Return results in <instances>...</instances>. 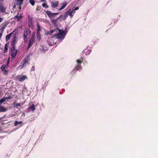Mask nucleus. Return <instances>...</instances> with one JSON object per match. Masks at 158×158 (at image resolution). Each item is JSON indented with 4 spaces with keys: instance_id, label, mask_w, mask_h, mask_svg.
Here are the masks:
<instances>
[{
    "instance_id": "22",
    "label": "nucleus",
    "mask_w": 158,
    "mask_h": 158,
    "mask_svg": "<svg viewBox=\"0 0 158 158\" xmlns=\"http://www.w3.org/2000/svg\"><path fill=\"white\" fill-rule=\"evenodd\" d=\"M23 4V2H22V3L20 4V3H19V0H17V5L18 6H19V9H21V5Z\"/></svg>"
},
{
    "instance_id": "42",
    "label": "nucleus",
    "mask_w": 158,
    "mask_h": 158,
    "mask_svg": "<svg viewBox=\"0 0 158 158\" xmlns=\"http://www.w3.org/2000/svg\"><path fill=\"white\" fill-rule=\"evenodd\" d=\"M3 98H4L5 101L6 100L8 99V97H6Z\"/></svg>"
},
{
    "instance_id": "40",
    "label": "nucleus",
    "mask_w": 158,
    "mask_h": 158,
    "mask_svg": "<svg viewBox=\"0 0 158 158\" xmlns=\"http://www.w3.org/2000/svg\"><path fill=\"white\" fill-rule=\"evenodd\" d=\"M12 98V97L11 96H9L8 97V99H11Z\"/></svg>"
},
{
    "instance_id": "27",
    "label": "nucleus",
    "mask_w": 158,
    "mask_h": 158,
    "mask_svg": "<svg viewBox=\"0 0 158 158\" xmlns=\"http://www.w3.org/2000/svg\"><path fill=\"white\" fill-rule=\"evenodd\" d=\"M22 123V122H18V121H16L14 123V125L15 126H16L17 125V124L19 123Z\"/></svg>"
},
{
    "instance_id": "20",
    "label": "nucleus",
    "mask_w": 158,
    "mask_h": 158,
    "mask_svg": "<svg viewBox=\"0 0 158 158\" xmlns=\"http://www.w3.org/2000/svg\"><path fill=\"white\" fill-rule=\"evenodd\" d=\"M56 31H59L58 28H57L55 29L54 30H52L50 31L49 32H48L47 33V34L51 35L52 33L53 32H56Z\"/></svg>"
},
{
    "instance_id": "9",
    "label": "nucleus",
    "mask_w": 158,
    "mask_h": 158,
    "mask_svg": "<svg viewBox=\"0 0 158 158\" xmlns=\"http://www.w3.org/2000/svg\"><path fill=\"white\" fill-rule=\"evenodd\" d=\"M32 17L28 16V24L29 27H31L32 26Z\"/></svg>"
},
{
    "instance_id": "30",
    "label": "nucleus",
    "mask_w": 158,
    "mask_h": 158,
    "mask_svg": "<svg viewBox=\"0 0 158 158\" xmlns=\"http://www.w3.org/2000/svg\"><path fill=\"white\" fill-rule=\"evenodd\" d=\"M3 71H4L3 74L4 75H6L8 73V71L6 70H5Z\"/></svg>"
},
{
    "instance_id": "17",
    "label": "nucleus",
    "mask_w": 158,
    "mask_h": 158,
    "mask_svg": "<svg viewBox=\"0 0 158 158\" xmlns=\"http://www.w3.org/2000/svg\"><path fill=\"white\" fill-rule=\"evenodd\" d=\"M13 32H11L9 34L7 35L6 37V41H7L10 39V37L11 36Z\"/></svg>"
},
{
    "instance_id": "19",
    "label": "nucleus",
    "mask_w": 158,
    "mask_h": 158,
    "mask_svg": "<svg viewBox=\"0 0 158 158\" xmlns=\"http://www.w3.org/2000/svg\"><path fill=\"white\" fill-rule=\"evenodd\" d=\"M8 23H4L3 24V25L1 27V29L2 31H3L6 28Z\"/></svg>"
},
{
    "instance_id": "11",
    "label": "nucleus",
    "mask_w": 158,
    "mask_h": 158,
    "mask_svg": "<svg viewBox=\"0 0 158 158\" xmlns=\"http://www.w3.org/2000/svg\"><path fill=\"white\" fill-rule=\"evenodd\" d=\"M2 4H0V10L3 13L5 11L6 9Z\"/></svg>"
},
{
    "instance_id": "33",
    "label": "nucleus",
    "mask_w": 158,
    "mask_h": 158,
    "mask_svg": "<svg viewBox=\"0 0 158 158\" xmlns=\"http://www.w3.org/2000/svg\"><path fill=\"white\" fill-rule=\"evenodd\" d=\"M14 18L15 19H17V21H19V16L17 15L15 16L14 17Z\"/></svg>"
},
{
    "instance_id": "38",
    "label": "nucleus",
    "mask_w": 158,
    "mask_h": 158,
    "mask_svg": "<svg viewBox=\"0 0 158 158\" xmlns=\"http://www.w3.org/2000/svg\"><path fill=\"white\" fill-rule=\"evenodd\" d=\"M79 8V7L78 6H77L74 10H78Z\"/></svg>"
},
{
    "instance_id": "18",
    "label": "nucleus",
    "mask_w": 158,
    "mask_h": 158,
    "mask_svg": "<svg viewBox=\"0 0 158 158\" xmlns=\"http://www.w3.org/2000/svg\"><path fill=\"white\" fill-rule=\"evenodd\" d=\"M8 43H6L5 44V46L4 50L3 51L4 53H5L7 52L8 47Z\"/></svg>"
},
{
    "instance_id": "10",
    "label": "nucleus",
    "mask_w": 158,
    "mask_h": 158,
    "mask_svg": "<svg viewBox=\"0 0 158 158\" xmlns=\"http://www.w3.org/2000/svg\"><path fill=\"white\" fill-rule=\"evenodd\" d=\"M61 16L60 15V16L58 17V18H57L56 19H51V22L54 24L56 25V22L61 17Z\"/></svg>"
},
{
    "instance_id": "31",
    "label": "nucleus",
    "mask_w": 158,
    "mask_h": 158,
    "mask_svg": "<svg viewBox=\"0 0 158 158\" xmlns=\"http://www.w3.org/2000/svg\"><path fill=\"white\" fill-rule=\"evenodd\" d=\"M5 101L4 98H2L1 100H0V106L1 105V104L3 103Z\"/></svg>"
},
{
    "instance_id": "3",
    "label": "nucleus",
    "mask_w": 158,
    "mask_h": 158,
    "mask_svg": "<svg viewBox=\"0 0 158 158\" xmlns=\"http://www.w3.org/2000/svg\"><path fill=\"white\" fill-rule=\"evenodd\" d=\"M31 33V31L29 29L26 28L25 29L23 35V38L25 42L27 41V37L30 36Z\"/></svg>"
},
{
    "instance_id": "29",
    "label": "nucleus",
    "mask_w": 158,
    "mask_h": 158,
    "mask_svg": "<svg viewBox=\"0 0 158 158\" xmlns=\"http://www.w3.org/2000/svg\"><path fill=\"white\" fill-rule=\"evenodd\" d=\"M70 11V9L68 11L66 12L65 13V17L66 18L67 17L68 15L69 14V11Z\"/></svg>"
},
{
    "instance_id": "13",
    "label": "nucleus",
    "mask_w": 158,
    "mask_h": 158,
    "mask_svg": "<svg viewBox=\"0 0 158 158\" xmlns=\"http://www.w3.org/2000/svg\"><path fill=\"white\" fill-rule=\"evenodd\" d=\"M28 108L30 109L32 111H34L35 110L34 104L32 103V105H31V104H30V106L28 107Z\"/></svg>"
},
{
    "instance_id": "37",
    "label": "nucleus",
    "mask_w": 158,
    "mask_h": 158,
    "mask_svg": "<svg viewBox=\"0 0 158 158\" xmlns=\"http://www.w3.org/2000/svg\"><path fill=\"white\" fill-rule=\"evenodd\" d=\"M3 31H2L1 33H0V39H1L2 36V35Z\"/></svg>"
},
{
    "instance_id": "24",
    "label": "nucleus",
    "mask_w": 158,
    "mask_h": 158,
    "mask_svg": "<svg viewBox=\"0 0 158 158\" xmlns=\"http://www.w3.org/2000/svg\"><path fill=\"white\" fill-rule=\"evenodd\" d=\"M29 2L33 6H34L35 4L34 0H29Z\"/></svg>"
},
{
    "instance_id": "39",
    "label": "nucleus",
    "mask_w": 158,
    "mask_h": 158,
    "mask_svg": "<svg viewBox=\"0 0 158 158\" xmlns=\"http://www.w3.org/2000/svg\"><path fill=\"white\" fill-rule=\"evenodd\" d=\"M4 0H0V4H2Z\"/></svg>"
},
{
    "instance_id": "8",
    "label": "nucleus",
    "mask_w": 158,
    "mask_h": 158,
    "mask_svg": "<svg viewBox=\"0 0 158 158\" xmlns=\"http://www.w3.org/2000/svg\"><path fill=\"white\" fill-rule=\"evenodd\" d=\"M59 5V2L58 1H56L55 2H52V6L53 8H56Z\"/></svg>"
},
{
    "instance_id": "43",
    "label": "nucleus",
    "mask_w": 158,
    "mask_h": 158,
    "mask_svg": "<svg viewBox=\"0 0 158 158\" xmlns=\"http://www.w3.org/2000/svg\"><path fill=\"white\" fill-rule=\"evenodd\" d=\"M9 63V60H8L7 62V64L6 65L7 66H8V64Z\"/></svg>"
},
{
    "instance_id": "23",
    "label": "nucleus",
    "mask_w": 158,
    "mask_h": 158,
    "mask_svg": "<svg viewBox=\"0 0 158 158\" xmlns=\"http://www.w3.org/2000/svg\"><path fill=\"white\" fill-rule=\"evenodd\" d=\"M7 66L5 64H3L1 67V69L2 71H3L4 70H5V68Z\"/></svg>"
},
{
    "instance_id": "28",
    "label": "nucleus",
    "mask_w": 158,
    "mask_h": 158,
    "mask_svg": "<svg viewBox=\"0 0 158 158\" xmlns=\"http://www.w3.org/2000/svg\"><path fill=\"white\" fill-rule=\"evenodd\" d=\"M37 31H40L41 30V29L40 28V25L39 23H37Z\"/></svg>"
},
{
    "instance_id": "26",
    "label": "nucleus",
    "mask_w": 158,
    "mask_h": 158,
    "mask_svg": "<svg viewBox=\"0 0 158 158\" xmlns=\"http://www.w3.org/2000/svg\"><path fill=\"white\" fill-rule=\"evenodd\" d=\"M42 6L43 7L48 8L49 7L48 6L47 4V3H44L42 4Z\"/></svg>"
},
{
    "instance_id": "1",
    "label": "nucleus",
    "mask_w": 158,
    "mask_h": 158,
    "mask_svg": "<svg viewBox=\"0 0 158 158\" xmlns=\"http://www.w3.org/2000/svg\"><path fill=\"white\" fill-rule=\"evenodd\" d=\"M59 31H56V33L53 35L54 37H56L58 39H63L64 36V31L63 30H61L58 28Z\"/></svg>"
},
{
    "instance_id": "12",
    "label": "nucleus",
    "mask_w": 158,
    "mask_h": 158,
    "mask_svg": "<svg viewBox=\"0 0 158 158\" xmlns=\"http://www.w3.org/2000/svg\"><path fill=\"white\" fill-rule=\"evenodd\" d=\"M34 41H34L33 40H29L28 44V47L27 48V49H29L32 46Z\"/></svg>"
},
{
    "instance_id": "5",
    "label": "nucleus",
    "mask_w": 158,
    "mask_h": 158,
    "mask_svg": "<svg viewBox=\"0 0 158 158\" xmlns=\"http://www.w3.org/2000/svg\"><path fill=\"white\" fill-rule=\"evenodd\" d=\"M29 60L30 58L29 56H26L24 58V60L22 61L21 64V65H19L18 67L20 69H22L24 65L25 64L27 63L28 61Z\"/></svg>"
},
{
    "instance_id": "14",
    "label": "nucleus",
    "mask_w": 158,
    "mask_h": 158,
    "mask_svg": "<svg viewBox=\"0 0 158 158\" xmlns=\"http://www.w3.org/2000/svg\"><path fill=\"white\" fill-rule=\"evenodd\" d=\"M62 6L59 9L60 10L63 9L67 6V4L66 2H64L63 3H62Z\"/></svg>"
},
{
    "instance_id": "41",
    "label": "nucleus",
    "mask_w": 158,
    "mask_h": 158,
    "mask_svg": "<svg viewBox=\"0 0 158 158\" xmlns=\"http://www.w3.org/2000/svg\"><path fill=\"white\" fill-rule=\"evenodd\" d=\"M2 18H0V23L2 21Z\"/></svg>"
},
{
    "instance_id": "6",
    "label": "nucleus",
    "mask_w": 158,
    "mask_h": 158,
    "mask_svg": "<svg viewBox=\"0 0 158 158\" xmlns=\"http://www.w3.org/2000/svg\"><path fill=\"white\" fill-rule=\"evenodd\" d=\"M46 13L50 18L55 17L56 15H58L59 14L58 13H53L51 11L49 10L46 11Z\"/></svg>"
},
{
    "instance_id": "7",
    "label": "nucleus",
    "mask_w": 158,
    "mask_h": 158,
    "mask_svg": "<svg viewBox=\"0 0 158 158\" xmlns=\"http://www.w3.org/2000/svg\"><path fill=\"white\" fill-rule=\"evenodd\" d=\"M17 78L18 81H23L25 79H27V77L25 75H19L17 76Z\"/></svg>"
},
{
    "instance_id": "15",
    "label": "nucleus",
    "mask_w": 158,
    "mask_h": 158,
    "mask_svg": "<svg viewBox=\"0 0 158 158\" xmlns=\"http://www.w3.org/2000/svg\"><path fill=\"white\" fill-rule=\"evenodd\" d=\"M25 102H21L19 103H17L15 105V107L18 108V107L20 106H21L23 105L25 103Z\"/></svg>"
},
{
    "instance_id": "4",
    "label": "nucleus",
    "mask_w": 158,
    "mask_h": 158,
    "mask_svg": "<svg viewBox=\"0 0 158 158\" xmlns=\"http://www.w3.org/2000/svg\"><path fill=\"white\" fill-rule=\"evenodd\" d=\"M83 61V58H81L80 59L77 60V65L74 69V70L79 71L80 69H82V66L81 65V63Z\"/></svg>"
},
{
    "instance_id": "16",
    "label": "nucleus",
    "mask_w": 158,
    "mask_h": 158,
    "mask_svg": "<svg viewBox=\"0 0 158 158\" xmlns=\"http://www.w3.org/2000/svg\"><path fill=\"white\" fill-rule=\"evenodd\" d=\"M6 110L7 108L0 106V112H5L6 111Z\"/></svg>"
},
{
    "instance_id": "35",
    "label": "nucleus",
    "mask_w": 158,
    "mask_h": 158,
    "mask_svg": "<svg viewBox=\"0 0 158 158\" xmlns=\"http://www.w3.org/2000/svg\"><path fill=\"white\" fill-rule=\"evenodd\" d=\"M71 13H72L73 14V15L74 14H75L76 12L75 11V10H74V9L72 11L71 10Z\"/></svg>"
},
{
    "instance_id": "2",
    "label": "nucleus",
    "mask_w": 158,
    "mask_h": 158,
    "mask_svg": "<svg viewBox=\"0 0 158 158\" xmlns=\"http://www.w3.org/2000/svg\"><path fill=\"white\" fill-rule=\"evenodd\" d=\"M16 41L15 40H14L13 41L12 46V48H11V56L12 57H15L17 53V50H15V44L16 43Z\"/></svg>"
},
{
    "instance_id": "36",
    "label": "nucleus",
    "mask_w": 158,
    "mask_h": 158,
    "mask_svg": "<svg viewBox=\"0 0 158 158\" xmlns=\"http://www.w3.org/2000/svg\"><path fill=\"white\" fill-rule=\"evenodd\" d=\"M24 0H19V3L21 4L22 3V2H23Z\"/></svg>"
},
{
    "instance_id": "25",
    "label": "nucleus",
    "mask_w": 158,
    "mask_h": 158,
    "mask_svg": "<svg viewBox=\"0 0 158 158\" xmlns=\"http://www.w3.org/2000/svg\"><path fill=\"white\" fill-rule=\"evenodd\" d=\"M34 36H35V33H34V32H33L32 33V35L31 37V38L30 40H33L34 41H35Z\"/></svg>"
},
{
    "instance_id": "32",
    "label": "nucleus",
    "mask_w": 158,
    "mask_h": 158,
    "mask_svg": "<svg viewBox=\"0 0 158 158\" xmlns=\"http://www.w3.org/2000/svg\"><path fill=\"white\" fill-rule=\"evenodd\" d=\"M69 15L70 17L71 18H72L73 17V14L72 13H71V11H69Z\"/></svg>"
},
{
    "instance_id": "44",
    "label": "nucleus",
    "mask_w": 158,
    "mask_h": 158,
    "mask_svg": "<svg viewBox=\"0 0 158 158\" xmlns=\"http://www.w3.org/2000/svg\"><path fill=\"white\" fill-rule=\"evenodd\" d=\"M41 1H44V0H41Z\"/></svg>"
},
{
    "instance_id": "34",
    "label": "nucleus",
    "mask_w": 158,
    "mask_h": 158,
    "mask_svg": "<svg viewBox=\"0 0 158 158\" xmlns=\"http://www.w3.org/2000/svg\"><path fill=\"white\" fill-rule=\"evenodd\" d=\"M35 70V69L34 67V66H32V68L31 69V71H34Z\"/></svg>"
},
{
    "instance_id": "21",
    "label": "nucleus",
    "mask_w": 158,
    "mask_h": 158,
    "mask_svg": "<svg viewBox=\"0 0 158 158\" xmlns=\"http://www.w3.org/2000/svg\"><path fill=\"white\" fill-rule=\"evenodd\" d=\"M37 39L40 40L41 39V35L40 33V32L39 31H37Z\"/></svg>"
}]
</instances>
